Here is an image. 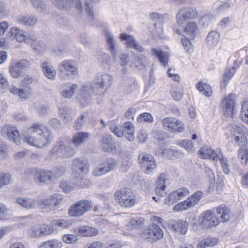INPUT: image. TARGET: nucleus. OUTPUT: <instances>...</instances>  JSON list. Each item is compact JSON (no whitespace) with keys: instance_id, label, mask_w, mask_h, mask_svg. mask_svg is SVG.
Here are the masks:
<instances>
[{"instance_id":"1","label":"nucleus","mask_w":248,"mask_h":248,"mask_svg":"<svg viewBox=\"0 0 248 248\" xmlns=\"http://www.w3.org/2000/svg\"><path fill=\"white\" fill-rule=\"evenodd\" d=\"M52 139L50 130H43L41 125L34 124L28 129L24 141L30 145L42 148L50 143Z\"/></svg>"},{"instance_id":"2","label":"nucleus","mask_w":248,"mask_h":248,"mask_svg":"<svg viewBox=\"0 0 248 248\" xmlns=\"http://www.w3.org/2000/svg\"><path fill=\"white\" fill-rule=\"evenodd\" d=\"M198 17V12L195 7L190 6L182 7L176 14L177 25L173 27L175 32L177 34H180V28L186 21L197 19Z\"/></svg>"},{"instance_id":"3","label":"nucleus","mask_w":248,"mask_h":248,"mask_svg":"<svg viewBox=\"0 0 248 248\" xmlns=\"http://www.w3.org/2000/svg\"><path fill=\"white\" fill-rule=\"evenodd\" d=\"M53 3L58 9L67 11L71 7H74L76 10L75 16L80 18L83 12V7L80 0H51Z\"/></svg>"},{"instance_id":"4","label":"nucleus","mask_w":248,"mask_h":248,"mask_svg":"<svg viewBox=\"0 0 248 248\" xmlns=\"http://www.w3.org/2000/svg\"><path fill=\"white\" fill-rule=\"evenodd\" d=\"M217 213L219 216L218 217L219 220H218L216 217L211 219L201 221L202 226L206 228H210L214 226H217L219 221L224 222L227 221L230 219V211L227 207L223 204L220 205L217 209Z\"/></svg>"},{"instance_id":"5","label":"nucleus","mask_w":248,"mask_h":248,"mask_svg":"<svg viewBox=\"0 0 248 248\" xmlns=\"http://www.w3.org/2000/svg\"><path fill=\"white\" fill-rule=\"evenodd\" d=\"M75 153L76 151L74 149L66 147L64 142L62 140L56 142L49 152L51 155L60 158L70 157L73 156Z\"/></svg>"},{"instance_id":"6","label":"nucleus","mask_w":248,"mask_h":248,"mask_svg":"<svg viewBox=\"0 0 248 248\" xmlns=\"http://www.w3.org/2000/svg\"><path fill=\"white\" fill-rule=\"evenodd\" d=\"M92 206L91 201L80 200L69 207L68 214L71 217H80L90 210Z\"/></svg>"},{"instance_id":"7","label":"nucleus","mask_w":248,"mask_h":248,"mask_svg":"<svg viewBox=\"0 0 248 248\" xmlns=\"http://www.w3.org/2000/svg\"><path fill=\"white\" fill-rule=\"evenodd\" d=\"M138 161L146 174H151L156 168L155 159L152 155L142 153L139 154Z\"/></svg>"},{"instance_id":"8","label":"nucleus","mask_w":248,"mask_h":248,"mask_svg":"<svg viewBox=\"0 0 248 248\" xmlns=\"http://www.w3.org/2000/svg\"><path fill=\"white\" fill-rule=\"evenodd\" d=\"M141 235L143 238L153 243L163 237V232L159 226L153 224L144 230Z\"/></svg>"},{"instance_id":"9","label":"nucleus","mask_w":248,"mask_h":248,"mask_svg":"<svg viewBox=\"0 0 248 248\" xmlns=\"http://www.w3.org/2000/svg\"><path fill=\"white\" fill-rule=\"evenodd\" d=\"M113 83V77L108 74L98 73L94 77L92 86L97 88L107 90L109 88Z\"/></svg>"},{"instance_id":"10","label":"nucleus","mask_w":248,"mask_h":248,"mask_svg":"<svg viewBox=\"0 0 248 248\" xmlns=\"http://www.w3.org/2000/svg\"><path fill=\"white\" fill-rule=\"evenodd\" d=\"M89 163L85 158H75L73 160V176L85 175L89 171Z\"/></svg>"},{"instance_id":"11","label":"nucleus","mask_w":248,"mask_h":248,"mask_svg":"<svg viewBox=\"0 0 248 248\" xmlns=\"http://www.w3.org/2000/svg\"><path fill=\"white\" fill-rule=\"evenodd\" d=\"M162 123L164 127L167 128L171 132H182L185 129L183 122L173 117L164 118L162 121Z\"/></svg>"},{"instance_id":"12","label":"nucleus","mask_w":248,"mask_h":248,"mask_svg":"<svg viewBox=\"0 0 248 248\" xmlns=\"http://www.w3.org/2000/svg\"><path fill=\"white\" fill-rule=\"evenodd\" d=\"M58 70L60 75L67 72L72 75H77L78 74L77 64L75 61L65 60L60 63L58 66Z\"/></svg>"},{"instance_id":"13","label":"nucleus","mask_w":248,"mask_h":248,"mask_svg":"<svg viewBox=\"0 0 248 248\" xmlns=\"http://www.w3.org/2000/svg\"><path fill=\"white\" fill-rule=\"evenodd\" d=\"M29 66V62L26 60H23L12 64L9 69V72L13 78H17L21 76L24 70Z\"/></svg>"},{"instance_id":"14","label":"nucleus","mask_w":248,"mask_h":248,"mask_svg":"<svg viewBox=\"0 0 248 248\" xmlns=\"http://www.w3.org/2000/svg\"><path fill=\"white\" fill-rule=\"evenodd\" d=\"M1 133L4 137L7 138L16 144L20 143L21 137L18 131L16 128L10 125H5L1 130Z\"/></svg>"},{"instance_id":"15","label":"nucleus","mask_w":248,"mask_h":248,"mask_svg":"<svg viewBox=\"0 0 248 248\" xmlns=\"http://www.w3.org/2000/svg\"><path fill=\"white\" fill-rule=\"evenodd\" d=\"M201 157L203 159H210L217 161L222 155L220 149L214 151L209 147L201 148L198 151Z\"/></svg>"},{"instance_id":"16","label":"nucleus","mask_w":248,"mask_h":248,"mask_svg":"<svg viewBox=\"0 0 248 248\" xmlns=\"http://www.w3.org/2000/svg\"><path fill=\"white\" fill-rule=\"evenodd\" d=\"M235 97V95L234 94L230 93L228 97L223 99L221 103V107L224 115L226 116L231 115L232 117V111L234 106Z\"/></svg>"},{"instance_id":"17","label":"nucleus","mask_w":248,"mask_h":248,"mask_svg":"<svg viewBox=\"0 0 248 248\" xmlns=\"http://www.w3.org/2000/svg\"><path fill=\"white\" fill-rule=\"evenodd\" d=\"M34 179L38 183H48L53 181V174L51 171L48 170H36L34 174Z\"/></svg>"},{"instance_id":"18","label":"nucleus","mask_w":248,"mask_h":248,"mask_svg":"<svg viewBox=\"0 0 248 248\" xmlns=\"http://www.w3.org/2000/svg\"><path fill=\"white\" fill-rule=\"evenodd\" d=\"M15 201L16 203L27 210L33 209L37 206V200L32 198L16 197Z\"/></svg>"},{"instance_id":"19","label":"nucleus","mask_w":248,"mask_h":248,"mask_svg":"<svg viewBox=\"0 0 248 248\" xmlns=\"http://www.w3.org/2000/svg\"><path fill=\"white\" fill-rule=\"evenodd\" d=\"M7 36L10 39L15 38L19 42H26L28 38L27 33L16 27H13L10 29V31L7 33Z\"/></svg>"},{"instance_id":"20","label":"nucleus","mask_w":248,"mask_h":248,"mask_svg":"<svg viewBox=\"0 0 248 248\" xmlns=\"http://www.w3.org/2000/svg\"><path fill=\"white\" fill-rule=\"evenodd\" d=\"M78 88L77 84L67 83L62 85V90L61 92V95L65 98H70L74 95Z\"/></svg>"},{"instance_id":"21","label":"nucleus","mask_w":248,"mask_h":248,"mask_svg":"<svg viewBox=\"0 0 248 248\" xmlns=\"http://www.w3.org/2000/svg\"><path fill=\"white\" fill-rule=\"evenodd\" d=\"M89 136L88 132H78L73 136L71 142L76 148H78L86 141Z\"/></svg>"},{"instance_id":"22","label":"nucleus","mask_w":248,"mask_h":248,"mask_svg":"<svg viewBox=\"0 0 248 248\" xmlns=\"http://www.w3.org/2000/svg\"><path fill=\"white\" fill-rule=\"evenodd\" d=\"M105 37L107 40L108 50L112 55V58L115 60L117 56V50L113 36L110 32L106 31L105 32Z\"/></svg>"},{"instance_id":"23","label":"nucleus","mask_w":248,"mask_h":248,"mask_svg":"<svg viewBox=\"0 0 248 248\" xmlns=\"http://www.w3.org/2000/svg\"><path fill=\"white\" fill-rule=\"evenodd\" d=\"M100 144L103 150L106 152H111L116 148L115 142L109 135H105L102 137L100 140Z\"/></svg>"},{"instance_id":"24","label":"nucleus","mask_w":248,"mask_h":248,"mask_svg":"<svg viewBox=\"0 0 248 248\" xmlns=\"http://www.w3.org/2000/svg\"><path fill=\"white\" fill-rule=\"evenodd\" d=\"M151 53L156 57L160 62L164 66L168 65L169 55L167 52H164L160 48H152Z\"/></svg>"},{"instance_id":"25","label":"nucleus","mask_w":248,"mask_h":248,"mask_svg":"<svg viewBox=\"0 0 248 248\" xmlns=\"http://www.w3.org/2000/svg\"><path fill=\"white\" fill-rule=\"evenodd\" d=\"M186 36L190 39H193L198 32V28L196 22H189L186 24L184 29Z\"/></svg>"},{"instance_id":"26","label":"nucleus","mask_w":248,"mask_h":248,"mask_svg":"<svg viewBox=\"0 0 248 248\" xmlns=\"http://www.w3.org/2000/svg\"><path fill=\"white\" fill-rule=\"evenodd\" d=\"M41 68L45 76L50 79H53L56 76V72L51 63L47 61L43 62Z\"/></svg>"},{"instance_id":"27","label":"nucleus","mask_w":248,"mask_h":248,"mask_svg":"<svg viewBox=\"0 0 248 248\" xmlns=\"http://www.w3.org/2000/svg\"><path fill=\"white\" fill-rule=\"evenodd\" d=\"M84 175H79L73 176V183L75 187H79L81 188L89 187L91 185V181L84 178Z\"/></svg>"},{"instance_id":"28","label":"nucleus","mask_w":248,"mask_h":248,"mask_svg":"<svg viewBox=\"0 0 248 248\" xmlns=\"http://www.w3.org/2000/svg\"><path fill=\"white\" fill-rule=\"evenodd\" d=\"M131 190L128 188H123L117 190L114 194L116 202L119 204V201H125L126 198H130Z\"/></svg>"},{"instance_id":"29","label":"nucleus","mask_w":248,"mask_h":248,"mask_svg":"<svg viewBox=\"0 0 248 248\" xmlns=\"http://www.w3.org/2000/svg\"><path fill=\"white\" fill-rule=\"evenodd\" d=\"M96 58L100 64L105 67H108L111 65L110 58L106 53L99 51L96 53Z\"/></svg>"},{"instance_id":"30","label":"nucleus","mask_w":248,"mask_h":248,"mask_svg":"<svg viewBox=\"0 0 248 248\" xmlns=\"http://www.w3.org/2000/svg\"><path fill=\"white\" fill-rule=\"evenodd\" d=\"M98 230L93 227L84 226L78 229V233L82 236L91 237L96 235Z\"/></svg>"},{"instance_id":"31","label":"nucleus","mask_w":248,"mask_h":248,"mask_svg":"<svg viewBox=\"0 0 248 248\" xmlns=\"http://www.w3.org/2000/svg\"><path fill=\"white\" fill-rule=\"evenodd\" d=\"M202 196V192L197 191L185 200L188 208L193 207L200 201Z\"/></svg>"},{"instance_id":"32","label":"nucleus","mask_w":248,"mask_h":248,"mask_svg":"<svg viewBox=\"0 0 248 248\" xmlns=\"http://www.w3.org/2000/svg\"><path fill=\"white\" fill-rule=\"evenodd\" d=\"M63 196L60 194H54L49 197L50 202V209L56 210L58 209L62 203Z\"/></svg>"},{"instance_id":"33","label":"nucleus","mask_w":248,"mask_h":248,"mask_svg":"<svg viewBox=\"0 0 248 248\" xmlns=\"http://www.w3.org/2000/svg\"><path fill=\"white\" fill-rule=\"evenodd\" d=\"M219 39V34L216 31L209 32L206 39L207 45L210 47H214L217 44Z\"/></svg>"},{"instance_id":"34","label":"nucleus","mask_w":248,"mask_h":248,"mask_svg":"<svg viewBox=\"0 0 248 248\" xmlns=\"http://www.w3.org/2000/svg\"><path fill=\"white\" fill-rule=\"evenodd\" d=\"M124 136H127V139L128 140H133L134 130L133 124L131 122H127L124 124Z\"/></svg>"},{"instance_id":"35","label":"nucleus","mask_w":248,"mask_h":248,"mask_svg":"<svg viewBox=\"0 0 248 248\" xmlns=\"http://www.w3.org/2000/svg\"><path fill=\"white\" fill-rule=\"evenodd\" d=\"M17 21L25 26H33L37 22V18L35 16H21L17 19Z\"/></svg>"},{"instance_id":"36","label":"nucleus","mask_w":248,"mask_h":248,"mask_svg":"<svg viewBox=\"0 0 248 248\" xmlns=\"http://www.w3.org/2000/svg\"><path fill=\"white\" fill-rule=\"evenodd\" d=\"M124 92L126 94H130L137 88L136 80L133 78H128L124 82Z\"/></svg>"},{"instance_id":"37","label":"nucleus","mask_w":248,"mask_h":248,"mask_svg":"<svg viewBox=\"0 0 248 248\" xmlns=\"http://www.w3.org/2000/svg\"><path fill=\"white\" fill-rule=\"evenodd\" d=\"M31 46L35 53L38 55L42 54L46 48L44 43L41 40H33Z\"/></svg>"},{"instance_id":"38","label":"nucleus","mask_w":248,"mask_h":248,"mask_svg":"<svg viewBox=\"0 0 248 248\" xmlns=\"http://www.w3.org/2000/svg\"><path fill=\"white\" fill-rule=\"evenodd\" d=\"M235 72V68L232 67L225 70L223 74V80L221 82L220 87L224 88L227 84L228 81L232 77L234 73Z\"/></svg>"},{"instance_id":"39","label":"nucleus","mask_w":248,"mask_h":248,"mask_svg":"<svg viewBox=\"0 0 248 248\" xmlns=\"http://www.w3.org/2000/svg\"><path fill=\"white\" fill-rule=\"evenodd\" d=\"M196 87L200 92H203V94L206 97H210L212 94L211 87L206 83L199 82L196 85Z\"/></svg>"},{"instance_id":"40","label":"nucleus","mask_w":248,"mask_h":248,"mask_svg":"<svg viewBox=\"0 0 248 248\" xmlns=\"http://www.w3.org/2000/svg\"><path fill=\"white\" fill-rule=\"evenodd\" d=\"M204 173L206 176L210 179V186L209 191L211 193L214 191V186L215 185V175L213 170L208 167H205L204 169Z\"/></svg>"},{"instance_id":"41","label":"nucleus","mask_w":248,"mask_h":248,"mask_svg":"<svg viewBox=\"0 0 248 248\" xmlns=\"http://www.w3.org/2000/svg\"><path fill=\"white\" fill-rule=\"evenodd\" d=\"M62 242L56 239L49 240L44 242L39 248H62Z\"/></svg>"},{"instance_id":"42","label":"nucleus","mask_w":248,"mask_h":248,"mask_svg":"<svg viewBox=\"0 0 248 248\" xmlns=\"http://www.w3.org/2000/svg\"><path fill=\"white\" fill-rule=\"evenodd\" d=\"M144 219L142 217H135L132 218L127 224V227L130 229H133L140 227L143 224Z\"/></svg>"},{"instance_id":"43","label":"nucleus","mask_w":248,"mask_h":248,"mask_svg":"<svg viewBox=\"0 0 248 248\" xmlns=\"http://www.w3.org/2000/svg\"><path fill=\"white\" fill-rule=\"evenodd\" d=\"M147 60L143 56H136L134 58L133 65L139 69H142L146 66Z\"/></svg>"},{"instance_id":"44","label":"nucleus","mask_w":248,"mask_h":248,"mask_svg":"<svg viewBox=\"0 0 248 248\" xmlns=\"http://www.w3.org/2000/svg\"><path fill=\"white\" fill-rule=\"evenodd\" d=\"M172 228L176 231L183 234H185L187 230V224L185 221H179L176 224L173 225Z\"/></svg>"},{"instance_id":"45","label":"nucleus","mask_w":248,"mask_h":248,"mask_svg":"<svg viewBox=\"0 0 248 248\" xmlns=\"http://www.w3.org/2000/svg\"><path fill=\"white\" fill-rule=\"evenodd\" d=\"M180 199L179 196H178V194H177V192L175 190L172 191L168 195L165 200V202L168 205H171L177 202Z\"/></svg>"},{"instance_id":"46","label":"nucleus","mask_w":248,"mask_h":248,"mask_svg":"<svg viewBox=\"0 0 248 248\" xmlns=\"http://www.w3.org/2000/svg\"><path fill=\"white\" fill-rule=\"evenodd\" d=\"M32 6L39 12H44L46 10L45 0H30Z\"/></svg>"},{"instance_id":"47","label":"nucleus","mask_w":248,"mask_h":248,"mask_svg":"<svg viewBox=\"0 0 248 248\" xmlns=\"http://www.w3.org/2000/svg\"><path fill=\"white\" fill-rule=\"evenodd\" d=\"M240 116L241 120L248 124V102L244 101L242 103Z\"/></svg>"},{"instance_id":"48","label":"nucleus","mask_w":248,"mask_h":248,"mask_svg":"<svg viewBox=\"0 0 248 248\" xmlns=\"http://www.w3.org/2000/svg\"><path fill=\"white\" fill-rule=\"evenodd\" d=\"M93 6V0H85V10L91 21H92L94 18Z\"/></svg>"},{"instance_id":"49","label":"nucleus","mask_w":248,"mask_h":248,"mask_svg":"<svg viewBox=\"0 0 248 248\" xmlns=\"http://www.w3.org/2000/svg\"><path fill=\"white\" fill-rule=\"evenodd\" d=\"M120 38L122 40L126 41V44L129 47L132 48L136 42L133 36L126 33H122L120 35Z\"/></svg>"},{"instance_id":"50","label":"nucleus","mask_w":248,"mask_h":248,"mask_svg":"<svg viewBox=\"0 0 248 248\" xmlns=\"http://www.w3.org/2000/svg\"><path fill=\"white\" fill-rule=\"evenodd\" d=\"M117 162L115 159L113 158H108L105 160L103 164L106 168L108 172L112 170L117 165Z\"/></svg>"},{"instance_id":"51","label":"nucleus","mask_w":248,"mask_h":248,"mask_svg":"<svg viewBox=\"0 0 248 248\" xmlns=\"http://www.w3.org/2000/svg\"><path fill=\"white\" fill-rule=\"evenodd\" d=\"M11 175L9 173L0 172V188L10 183Z\"/></svg>"},{"instance_id":"52","label":"nucleus","mask_w":248,"mask_h":248,"mask_svg":"<svg viewBox=\"0 0 248 248\" xmlns=\"http://www.w3.org/2000/svg\"><path fill=\"white\" fill-rule=\"evenodd\" d=\"M60 113L62 117L67 121H70L72 119L71 109L68 108H62L60 109Z\"/></svg>"},{"instance_id":"53","label":"nucleus","mask_w":248,"mask_h":248,"mask_svg":"<svg viewBox=\"0 0 248 248\" xmlns=\"http://www.w3.org/2000/svg\"><path fill=\"white\" fill-rule=\"evenodd\" d=\"M218 159H219V160L220 161L223 171L224 172V173L225 174H229L230 170L227 158L225 157H224L223 155H221V157H219Z\"/></svg>"},{"instance_id":"54","label":"nucleus","mask_w":248,"mask_h":248,"mask_svg":"<svg viewBox=\"0 0 248 248\" xmlns=\"http://www.w3.org/2000/svg\"><path fill=\"white\" fill-rule=\"evenodd\" d=\"M138 122L141 123L142 122H148L151 123L153 121V117L149 113L145 112L140 114L137 118Z\"/></svg>"},{"instance_id":"55","label":"nucleus","mask_w":248,"mask_h":248,"mask_svg":"<svg viewBox=\"0 0 248 248\" xmlns=\"http://www.w3.org/2000/svg\"><path fill=\"white\" fill-rule=\"evenodd\" d=\"M52 224L55 226L65 228L68 227L71 225V223L67 220L63 219H57L52 221Z\"/></svg>"},{"instance_id":"56","label":"nucleus","mask_w":248,"mask_h":248,"mask_svg":"<svg viewBox=\"0 0 248 248\" xmlns=\"http://www.w3.org/2000/svg\"><path fill=\"white\" fill-rule=\"evenodd\" d=\"M41 232L42 236L47 235L51 234L54 229L53 227L49 225L43 224L40 226Z\"/></svg>"},{"instance_id":"57","label":"nucleus","mask_w":248,"mask_h":248,"mask_svg":"<svg viewBox=\"0 0 248 248\" xmlns=\"http://www.w3.org/2000/svg\"><path fill=\"white\" fill-rule=\"evenodd\" d=\"M135 203V200L131 195L130 198H127L125 201H119V204L124 207L127 208L133 206Z\"/></svg>"},{"instance_id":"58","label":"nucleus","mask_w":248,"mask_h":248,"mask_svg":"<svg viewBox=\"0 0 248 248\" xmlns=\"http://www.w3.org/2000/svg\"><path fill=\"white\" fill-rule=\"evenodd\" d=\"M50 204L49 198L41 199L39 200H37V205L41 209H45L47 207H49V208L50 209Z\"/></svg>"},{"instance_id":"59","label":"nucleus","mask_w":248,"mask_h":248,"mask_svg":"<svg viewBox=\"0 0 248 248\" xmlns=\"http://www.w3.org/2000/svg\"><path fill=\"white\" fill-rule=\"evenodd\" d=\"M31 89L24 90L20 89L17 95L21 100H27L31 96Z\"/></svg>"},{"instance_id":"60","label":"nucleus","mask_w":248,"mask_h":248,"mask_svg":"<svg viewBox=\"0 0 248 248\" xmlns=\"http://www.w3.org/2000/svg\"><path fill=\"white\" fill-rule=\"evenodd\" d=\"M189 39H190L188 38H183L181 39L182 44L186 52H190L193 50L192 44Z\"/></svg>"},{"instance_id":"61","label":"nucleus","mask_w":248,"mask_h":248,"mask_svg":"<svg viewBox=\"0 0 248 248\" xmlns=\"http://www.w3.org/2000/svg\"><path fill=\"white\" fill-rule=\"evenodd\" d=\"M62 240L66 243L72 244L77 242L78 241V238L76 235L66 234L63 235Z\"/></svg>"},{"instance_id":"62","label":"nucleus","mask_w":248,"mask_h":248,"mask_svg":"<svg viewBox=\"0 0 248 248\" xmlns=\"http://www.w3.org/2000/svg\"><path fill=\"white\" fill-rule=\"evenodd\" d=\"M60 187L64 191L68 192L75 188L74 184L70 186L69 183L66 181H62L60 184Z\"/></svg>"},{"instance_id":"63","label":"nucleus","mask_w":248,"mask_h":248,"mask_svg":"<svg viewBox=\"0 0 248 248\" xmlns=\"http://www.w3.org/2000/svg\"><path fill=\"white\" fill-rule=\"evenodd\" d=\"M108 172V170H106V168L103 164L100 165L99 167H97L93 171V175L95 176H99L102 175Z\"/></svg>"},{"instance_id":"64","label":"nucleus","mask_w":248,"mask_h":248,"mask_svg":"<svg viewBox=\"0 0 248 248\" xmlns=\"http://www.w3.org/2000/svg\"><path fill=\"white\" fill-rule=\"evenodd\" d=\"M234 140L239 145H245L247 141L246 137L244 133L235 135Z\"/></svg>"}]
</instances>
